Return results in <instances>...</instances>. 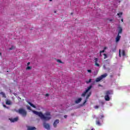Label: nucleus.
Returning a JSON list of instances; mask_svg holds the SVG:
<instances>
[{
  "mask_svg": "<svg viewBox=\"0 0 130 130\" xmlns=\"http://www.w3.org/2000/svg\"><path fill=\"white\" fill-rule=\"evenodd\" d=\"M32 112L34 114H36V115H38L41 119H43V120L47 121L51 119V117H50V112H47L45 113V115H43L41 112H37L35 110H33Z\"/></svg>",
  "mask_w": 130,
  "mask_h": 130,
  "instance_id": "f257e3e1",
  "label": "nucleus"
},
{
  "mask_svg": "<svg viewBox=\"0 0 130 130\" xmlns=\"http://www.w3.org/2000/svg\"><path fill=\"white\" fill-rule=\"evenodd\" d=\"M16 112H18L19 114H22L23 116H26L27 115V112L23 109H19L16 111Z\"/></svg>",
  "mask_w": 130,
  "mask_h": 130,
  "instance_id": "f03ea898",
  "label": "nucleus"
},
{
  "mask_svg": "<svg viewBox=\"0 0 130 130\" xmlns=\"http://www.w3.org/2000/svg\"><path fill=\"white\" fill-rule=\"evenodd\" d=\"M107 77V74L105 73V74H103L100 76L99 77L97 78L95 80V82H100L101 80L103 79H104V78H106Z\"/></svg>",
  "mask_w": 130,
  "mask_h": 130,
  "instance_id": "7ed1b4c3",
  "label": "nucleus"
},
{
  "mask_svg": "<svg viewBox=\"0 0 130 130\" xmlns=\"http://www.w3.org/2000/svg\"><path fill=\"white\" fill-rule=\"evenodd\" d=\"M92 89V85H90L89 87H87L86 90L81 94L82 97H85L86 96V94L90 91Z\"/></svg>",
  "mask_w": 130,
  "mask_h": 130,
  "instance_id": "20e7f679",
  "label": "nucleus"
},
{
  "mask_svg": "<svg viewBox=\"0 0 130 130\" xmlns=\"http://www.w3.org/2000/svg\"><path fill=\"white\" fill-rule=\"evenodd\" d=\"M44 127L47 130H50V125L48 123H44Z\"/></svg>",
  "mask_w": 130,
  "mask_h": 130,
  "instance_id": "39448f33",
  "label": "nucleus"
},
{
  "mask_svg": "<svg viewBox=\"0 0 130 130\" xmlns=\"http://www.w3.org/2000/svg\"><path fill=\"white\" fill-rule=\"evenodd\" d=\"M98 58H95L94 59V66H95L96 67H100V65L99 64V63H98Z\"/></svg>",
  "mask_w": 130,
  "mask_h": 130,
  "instance_id": "423d86ee",
  "label": "nucleus"
},
{
  "mask_svg": "<svg viewBox=\"0 0 130 130\" xmlns=\"http://www.w3.org/2000/svg\"><path fill=\"white\" fill-rule=\"evenodd\" d=\"M92 95V93L91 92H89L88 93V94L87 95L86 98L85 100L84 101L83 104H85V103H86V102H87V100H88V99H89V97H90V96Z\"/></svg>",
  "mask_w": 130,
  "mask_h": 130,
  "instance_id": "0eeeda50",
  "label": "nucleus"
},
{
  "mask_svg": "<svg viewBox=\"0 0 130 130\" xmlns=\"http://www.w3.org/2000/svg\"><path fill=\"white\" fill-rule=\"evenodd\" d=\"M19 119V118L18 117H16L14 118H11L10 119V121H11V122H15V121H18Z\"/></svg>",
  "mask_w": 130,
  "mask_h": 130,
  "instance_id": "6e6552de",
  "label": "nucleus"
},
{
  "mask_svg": "<svg viewBox=\"0 0 130 130\" xmlns=\"http://www.w3.org/2000/svg\"><path fill=\"white\" fill-rule=\"evenodd\" d=\"M113 94V92L112 90H108L106 91V95L109 96V95H112Z\"/></svg>",
  "mask_w": 130,
  "mask_h": 130,
  "instance_id": "1a4fd4ad",
  "label": "nucleus"
},
{
  "mask_svg": "<svg viewBox=\"0 0 130 130\" xmlns=\"http://www.w3.org/2000/svg\"><path fill=\"white\" fill-rule=\"evenodd\" d=\"M57 123H59V119H56V120L54 121L53 123V126L54 127H56L57 126Z\"/></svg>",
  "mask_w": 130,
  "mask_h": 130,
  "instance_id": "9d476101",
  "label": "nucleus"
},
{
  "mask_svg": "<svg viewBox=\"0 0 130 130\" xmlns=\"http://www.w3.org/2000/svg\"><path fill=\"white\" fill-rule=\"evenodd\" d=\"M118 29H119V30H118V35H119V34H121V33H122V27L119 26L118 27Z\"/></svg>",
  "mask_w": 130,
  "mask_h": 130,
  "instance_id": "9b49d317",
  "label": "nucleus"
},
{
  "mask_svg": "<svg viewBox=\"0 0 130 130\" xmlns=\"http://www.w3.org/2000/svg\"><path fill=\"white\" fill-rule=\"evenodd\" d=\"M120 38H121V36H119V35H117L116 38V42H118V41L120 40Z\"/></svg>",
  "mask_w": 130,
  "mask_h": 130,
  "instance_id": "f8f14e48",
  "label": "nucleus"
},
{
  "mask_svg": "<svg viewBox=\"0 0 130 130\" xmlns=\"http://www.w3.org/2000/svg\"><path fill=\"white\" fill-rule=\"evenodd\" d=\"M27 130H36V127L34 126H27Z\"/></svg>",
  "mask_w": 130,
  "mask_h": 130,
  "instance_id": "ddd939ff",
  "label": "nucleus"
},
{
  "mask_svg": "<svg viewBox=\"0 0 130 130\" xmlns=\"http://www.w3.org/2000/svg\"><path fill=\"white\" fill-rule=\"evenodd\" d=\"M105 100L106 101H109L110 100V97H109V95H105Z\"/></svg>",
  "mask_w": 130,
  "mask_h": 130,
  "instance_id": "4468645a",
  "label": "nucleus"
},
{
  "mask_svg": "<svg viewBox=\"0 0 130 130\" xmlns=\"http://www.w3.org/2000/svg\"><path fill=\"white\" fill-rule=\"evenodd\" d=\"M28 104H29L31 107H33V108H36V106H35V105H34L33 104H32L31 102H27Z\"/></svg>",
  "mask_w": 130,
  "mask_h": 130,
  "instance_id": "2eb2a0df",
  "label": "nucleus"
},
{
  "mask_svg": "<svg viewBox=\"0 0 130 130\" xmlns=\"http://www.w3.org/2000/svg\"><path fill=\"white\" fill-rule=\"evenodd\" d=\"M81 101H82V98H79L77 100H76L75 101V103L78 104L80 103V102H81Z\"/></svg>",
  "mask_w": 130,
  "mask_h": 130,
  "instance_id": "dca6fc26",
  "label": "nucleus"
},
{
  "mask_svg": "<svg viewBox=\"0 0 130 130\" xmlns=\"http://www.w3.org/2000/svg\"><path fill=\"white\" fill-rule=\"evenodd\" d=\"M96 125H99L100 126L101 125V123L100 122V121L99 120H96Z\"/></svg>",
  "mask_w": 130,
  "mask_h": 130,
  "instance_id": "f3484780",
  "label": "nucleus"
},
{
  "mask_svg": "<svg viewBox=\"0 0 130 130\" xmlns=\"http://www.w3.org/2000/svg\"><path fill=\"white\" fill-rule=\"evenodd\" d=\"M6 104H7V105H11V104H12V103L11 102V101L7 100L6 102Z\"/></svg>",
  "mask_w": 130,
  "mask_h": 130,
  "instance_id": "a211bd4d",
  "label": "nucleus"
},
{
  "mask_svg": "<svg viewBox=\"0 0 130 130\" xmlns=\"http://www.w3.org/2000/svg\"><path fill=\"white\" fill-rule=\"evenodd\" d=\"M122 55L123 56H125V51H124V50L122 51Z\"/></svg>",
  "mask_w": 130,
  "mask_h": 130,
  "instance_id": "6ab92c4d",
  "label": "nucleus"
},
{
  "mask_svg": "<svg viewBox=\"0 0 130 130\" xmlns=\"http://www.w3.org/2000/svg\"><path fill=\"white\" fill-rule=\"evenodd\" d=\"M0 94H1V95H2L3 97L6 98V94L5 93V92H1L0 93Z\"/></svg>",
  "mask_w": 130,
  "mask_h": 130,
  "instance_id": "aec40b11",
  "label": "nucleus"
},
{
  "mask_svg": "<svg viewBox=\"0 0 130 130\" xmlns=\"http://www.w3.org/2000/svg\"><path fill=\"white\" fill-rule=\"evenodd\" d=\"M26 70H32V67H30V66H28L26 69Z\"/></svg>",
  "mask_w": 130,
  "mask_h": 130,
  "instance_id": "412c9836",
  "label": "nucleus"
},
{
  "mask_svg": "<svg viewBox=\"0 0 130 130\" xmlns=\"http://www.w3.org/2000/svg\"><path fill=\"white\" fill-rule=\"evenodd\" d=\"M13 49H15V47L14 46H12L11 47L9 48V50H13Z\"/></svg>",
  "mask_w": 130,
  "mask_h": 130,
  "instance_id": "4be33fe9",
  "label": "nucleus"
},
{
  "mask_svg": "<svg viewBox=\"0 0 130 130\" xmlns=\"http://www.w3.org/2000/svg\"><path fill=\"white\" fill-rule=\"evenodd\" d=\"M117 15L119 16V17H120V16L122 15V12H120L119 13H117Z\"/></svg>",
  "mask_w": 130,
  "mask_h": 130,
  "instance_id": "5701e85b",
  "label": "nucleus"
},
{
  "mask_svg": "<svg viewBox=\"0 0 130 130\" xmlns=\"http://www.w3.org/2000/svg\"><path fill=\"white\" fill-rule=\"evenodd\" d=\"M57 62H59V63H62V61L59 59H57Z\"/></svg>",
  "mask_w": 130,
  "mask_h": 130,
  "instance_id": "b1692460",
  "label": "nucleus"
},
{
  "mask_svg": "<svg viewBox=\"0 0 130 130\" xmlns=\"http://www.w3.org/2000/svg\"><path fill=\"white\" fill-rule=\"evenodd\" d=\"M92 81V79H90L89 81H86L87 84H89V83H91Z\"/></svg>",
  "mask_w": 130,
  "mask_h": 130,
  "instance_id": "393cba45",
  "label": "nucleus"
},
{
  "mask_svg": "<svg viewBox=\"0 0 130 130\" xmlns=\"http://www.w3.org/2000/svg\"><path fill=\"white\" fill-rule=\"evenodd\" d=\"M104 59H105L106 58H107V55L106 54H104Z\"/></svg>",
  "mask_w": 130,
  "mask_h": 130,
  "instance_id": "a878e982",
  "label": "nucleus"
},
{
  "mask_svg": "<svg viewBox=\"0 0 130 130\" xmlns=\"http://www.w3.org/2000/svg\"><path fill=\"white\" fill-rule=\"evenodd\" d=\"M27 109L28 110H31V107H30V106H27Z\"/></svg>",
  "mask_w": 130,
  "mask_h": 130,
  "instance_id": "bb28decb",
  "label": "nucleus"
},
{
  "mask_svg": "<svg viewBox=\"0 0 130 130\" xmlns=\"http://www.w3.org/2000/svg\"><path fill=\"white\" fill-rule=\"evenodd\" d=\"M103 52H105V50H102V51H100V53H102Z\"/></svg>",
  "mask_w": 130,
  "mask_h": 130,
  "instance_id": "cd10ccee",
  "label": "nucleus"
},
{
  "mask_svg": "<svg viewBox=\"0 0 130 130\" xmlns=\"http://www.w3.org/2000/svg\"><path fill=\"white\" fill-rule=\"evenodd\" d=\"M94 108H95V109H98V108H99V106H95Z\"/></svg>",
  "mask_w": 130,
  "mask_h": 130,
  "instance_id": "c85d7f7f",
  "label": "nucleus"
},
{
  "mask_svg": "<svg viewBox=\"0 0 130 130\" xmlns=\"http://www.w3.org/2000/svg\"><path fill=\"white\" fill-rule=\"evenodd\" d=\"M119 55L120 57H121V55L120 54V49L119 50Z\"/></svg>",
  "mask_w": 130,
  "mask_h": 130,
  "instance_id": "c756f323",
  "label": "nucleus"
},
{
  "mask_svg": "<svg viewBox=\"0 0 130 130\" xmlns=\"http://www.w3.org/2000/svg\"><path fill=\"white\" fill-rule=\"evenodd\" d=\"M87 72H88V73H92V70H87Z\"/></svg>",
  "mask_w": 130,
  "mask_h": 130,
  "instance_id": "7c9ffc66",
  "label": "nucleus"
},
{
  "mask_svg": "<svg viewBox=\"0 0 130 130\" xmlns=\"http://www.w3.org/2000/svg\"><path fill=\"white\" fill-rule=\"evenodd\" d=\"M107 49V47H104V50H106Z\"/></svg>",
  "mask_w": 130,
  "mask_h": 130,
  "instance_id": "2f4dec72",
  "label": "nucleus"
},
{
  "mask_svg": "<svg viewBox=\"0 0 130 130\" xmlns=\"http://www.w3.org/2000/svg\"><path fill=\"white\" fill-rule=\"evenodd\" d=\"M64 118H67V117H68V115H65L64 116Z\"/></svg>",
  "mask_w": 130,
  "mask_h": 130,
  "instance_id": "473e14b6",
  "label": "nucleus"
},
{
  "mask_svg": "<svg viewBox=\"0 0 130 130\" xmlns=\"http://www.w3.org/2000/svg\"><path fill=\"white\" fill-rule=\"evenodd\" d=\"M45 96L47 97V96H49V94L48 93L46 94Z\"/></svg>",
  "mask_w": 130,
  "mask_h": 130,
  "instance_id": "72a5a7b5",
  "label": "nucleus"
},
{
  "mask_svg": "<svg viewBox=\"0 0 130 130\" xmlns=\"http://www.w3.org/2000/svg\"><path fill=\"white\" fill-rule=\"evenodd\" d=\"M3 106H4L5 108H7V106H6L5 105H3Z\"/></svg>",
  "mask_w": 130,
  "mask_h": 130,
  "instance_id": "f704fd0d",
  "label": "nucleus"
},
{
  "mask_svg": "<svg viewBox=\"0 0 130 130\" xmlns=\"http://www.w3.org/2000/svg\"><path fill=\"white\" fill-rule=\"evenodd\" d=\"M27 66H29V64H30V62H28L27 63Z\"/></svg>",
  "mask_w": 130,
  "mask_h": 130,
  "instance_id": "c9c22d12",
  "label": "nucleus"
},
{
  "mask_svg": "<svg viewBox=\"0 0 130 130\" xmlns=\"http://www.w3.org/2000/svg\"><path fill=\"white\" fill-rule=\"evenodd\" d=\"M103 117H104V116L102 115V116H101V118H103Z\"/></svg>",
  "mask_w": 130,
  "mask_h": 130,
  "instance_id": "e433bc0d",
  "label": "nucleus"
},
{
  "mask_svg": "<svg viewBox=\"0 0 130 130\" xmlns=\"http://www.w3.org/2000/svg\"><path fill=\"white\" fill-rule=\"evenodd\" d=\"M121 22H123V19H121Z\"/></svg>",
  "mask_w": 130,
  "mask_h": 130,
  "instance_id": "4c0bfd02",
  "label": "nucleus"
},
{
  "mask_svg": "<svg viewBox=\"0 0 130 130\" xmlns=\"http://www.w3.org/2000/svg\"><path fill=\"white\" fill-rule=\"evenodd\" d=\"M100 56H102V55L101 54V53H100Z\"/></svg>",
  "mask_w": 130,
  "mask_h": 130,
  "instance_id": "58836bf2",
  "label": "nucleus"
},
{
  "mask_svg": "<svg viewBox=\"0 0 130 130\" xmlns=\"http://www.w3.org/2000/svg\"><path fill=\"white\" fill-rule=\"evenodd\" d=\"M112 77H113V75H110V77H111V78H112Z\"/></svg>",
  "mask_w": 130,
  "mask_h": 130,
  "instance_id": "ea45409f",
  "label": "nucleus"
},
{
  "mask_svg": "<svg viewBox=\"0 0 130 130\" xmlns=\"http://www.w3.org/2000/svg\"><path fill=\"white\" fill-rule=\"evenodd\" d=\"M91 130H95V129H94V128H92V129H91Z\"/></svg>",
  "mask_w": 130,
  "mask_h": 130,
  "instance_id": "a19ab883",
  "label": "nucleus"
},
{
  "mask_svg": "<svg viewBox=\"0 0 130 130\" xmlns=\"http://www.w3.org/2000/svg\"><path fill=\"white\" fill-rule=\"evenodd\" d=\"M50 1V2H52V0H49Z\"/></svg>",
  "mask_w": 130,
  "mask_h": 130,
  "instance_id": "79ce46f5",
  "label": "nucleus"
},
{
  "mask_svg": "<svg viewBox=\"0 0 130 130\" xmlns=\"http://www.w3.org/2000/svg\"><path fill=\"white\" fill-rule=\"evenodd\" d=\"M0 55H2V53L0 52Z\"/></svg>",
  "mask_w": 130,
  "mask_h": 130,
  "instance_id": "37998d69",
  "label": "nucleus"
},
{
  "mask_svg": "<svg viewBox=\"0 0 130 130\" xmlns=\"http://www.w3.org/2000/svg\"><path fill=\"white\" fill-rule=\"evenodd\" d=\"M54 13H56V11H55Z\"/></svg>",
  "mask_w": 130,
  "mask_h": 130,
  "instance_id": "c03bdc74",
  "label": "nucleus"
},
{
  "mask_svg": "<svg viewBox=\"0 0 130 130\" xmlns=\"http://www.w3.org/2000/svg\"><path fill=\"white\" fill-rule=\"evenodd\" d=\"M110 21H112V19H111Z\"/></svg>",
  "mask_w": 130,
  "mask_h": 130,
  "instance_id": "a18cd8bd",
  "label": "nucleus"
},
{
  "mask_svg": "<svg viewBox=\"0 0 130 130\" xmlns=\"http://www.w3.org/2000/svg\"><path fill=\"white\" fill-rule=\"evenodd\" d=\"M103 104V102L102 103Z\"/></svg>",
  "mask_w": 130,
  "mask_h": 130,
  "instance_id": "49530a36",
  "label": "nucleus"
},
{
  "mask_svg": "<svg viewBox=\"0 0 130 130\" xmlns=\"http://www.w3.org/2000/svg\"><path fill=\"white\" fill-rule=\"evenodd\" d=\"M0 101H1V98H0Z\"/></svg>",
  "mask_w": 130,
  "mask_h": 130,
  "instance_id": "de8ad7c7",
  "label": "nucleus"
}]
</instances>
